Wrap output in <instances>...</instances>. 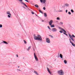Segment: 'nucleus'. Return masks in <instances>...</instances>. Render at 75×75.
<instances>
[{"label":"nucleus","mask_w":75,"mask_h":75,"mask_svg":"<svg viewBox=\"0 0 75 75\" xmlns=\"http://www.w3.org/2000/svg\"><path fill=\"white\" fill-rule=\"evenodd\" d=\"M34 38L35 40H38V41H42V38L40 35H38V36H35Z\"/></svg>","instance_id":"1"},{"label":"nucleus","mask_w":75,"mask_h":75,"mask_svg":"<svg viewBox=\"0 0 75 75\" xmlns=\"http://www.w3.org/2000/svg\"><path fill=\"white\" fill-rule=\"evenodd\" d=\"M57 73L59 75H64V72L62 70H60L57 71Z\"/></svg>","instance_id":"2"},{"label":"nucleus","mask_w":75,"mask_h":75,"mask_svg":"<svg viewBox=\"0 0 75 75\" xmlns=\"http://www.w3.org/2000/svg\"><path fill=\"white\" fill-rule=\"evenodd\" d=\"M52 31L53 32H56L57 31V29L55 28H53L52 29Z\"/></svg>","instance_id":"3"},{"label":"nucleus","mask_w":75,"mask_h":75,"mask_svg":"<svg viewBox=\"0 0 75 75\" xmlns=\"http://www.w3.org/2000/svg\"><path fill=\"white\" fill-rule=\"evenodd\" d=\"M34 57H35V58L36 61H38V59L37 57V56L35 55V53H34Z\"/></svg>","instance_id":"4"},{"label":"nucleus","mask_w":75,"mask_h":75,"mask_svg":"<svg viewBox=\"0 0 75 75\" xmlns=\"http://www.w3.org/2000/svg\"><path fill=\"white\" fill-rule=\"evenodd\" d=\"M46 41L47 43H50V40L49 38H47L46 39Z\"/></svg>","instance_id":"5"},{"label":"nucleus","mask_w":75,"mask_h":75,"mask_svg":"<svg viewBox=\"0 0 75 75\" xmlns=\"http://www.w3.org/2000/svg\"><path fill=\"white\" fill-rule=\"evenodd\" d=\"M40 1L41 3H43L44 4L46 2V0H40Z\"/></svg>","instance_id":"6"},{"label":"nucleus","mask_w":75,"mask_h":75,"mask_svg":"<svg viewBox=\"0 0 75 75\" xmlns=\"http://www.w3.org/2000/svg\"><path fill=\"white\" fill-rule=\"evenodd\" d=\"M52 23H53V21H52V20H50L49 22L50 25H52Z\"/></svg>","instance_id":"7"},{"label":"nucleus","mask_w":75,"mask_h":75,"mask_svg":"<svg viewBox=\"0 0 75 75\" xmlns=\"http://www.w3.org/2000/svg\"><path fill=\"white\" fill-rule=\"evenodd\" d=\"M6 14L8 15H10V16H11V13H10V11H7L6 12Z\"/></svg>","instance_id":"8"},{"label":"nucleus","mask_w":75,"mask_h":75,"mask_svg":"<svg viewBox=\"0 0 75 75\" xmlns=\"http://www.w3.org/2000/svg\"><path fill=\"white\" fill-rule=\"evenodd\" d=\"M47 71L50 74V75H51V74H52V73H51V71H50V69H49V68H47Z\"/></svg>","instance_id":"9"},{"label":"nucleus","mask_w":75,"mask_h":75,"mask_svg":"<svg viewBox=\"0 0 75 75\" xmlns=\"http://www.w3.org/2000/svg\"><path fill=\"white\" fill-rule=\"evenodd\" d=\"M2 41L3 42H2L1 43H2L3 44H8V43H7V42H6L5 41L3 40Z\"/></svg>","instance_id":"10"},{"label":"nucleus","mask_w":75,"mask_h":75,"mask_svg":"<svg viewBox=\"0 0 75 75\" xmlns=\"http://www.w3.org/2000/svg\"><path fill=\"white\" fill-rule=\"evenodd\" d=\"M21 4H23V5H24V6H25L26 7H27V5H26V4H25L24 3H23V2H21Z\"/></svg>","instance_id":"11"},{"label":"nucleus","mask_w":75,"mask_h":75,"mask_svg":"<svg viewBox=\"0 0 75 75\" xmlns=\"http://www.w3.org/2000/svg\"><path fill=\"white\" fill-rule=\"evenodd\" d=\"M65 6H66V7H69V5L68 4L66 3L65 4Z\"/></svg>","instance_id":"12"},{"label":"nucleus","mask_w":75,"mask_h":75,"mask_svg":"<svg viewBox=\"0 0 75 75\" xmlns=\"http://www.w3.org/2000/svg\"><path fill=\"white\" fill-rule=\"evenodd\" d=\"M34 73L36 74L37 75H39V74L36 71H34Z\"/></svg>","instance_id":"13"},{"label":"nucleus","mask_w":75,"mask_h":75,"mask_svg":"<svg viewBox=\"0 0 75 75\" xmlns=\"http://www.w3.org/2000/svg\"><path fill=\"white\" fill-rule=\"evenodd\" d=\"M31 46L29 47L27 49V51H29L30 49H31Z\"/></svg>","instance_id":"14"},{"label":"nucleus","mask_w":75,"mask_h":75,"mask_svg":"<svg viewBox=\"0 0 75 75\" xmlns=\"http://www.w3.org/2000/svg\"><path fill=\"white\" fill-rule=\"evenodd\" d=\"M70 43H71V44H72L73 46H74V47H75V44L72 43V42H71V41H70Z\"/></svg>","instance_id":"15"},{"label":"nucleus","mask_w":75,"mask_h":75,"mask_svg":"<svg viewBox=\"0 0 75 75\" xmlns=\"http://www.w3.org/2000/svg\"><path fill=\"white\" fill-rule=\"evenodd\" d=\"M50 26L51 27V28H53V27H55V26H54V25L53 24V25H50Z\"/></svg>","instance_id":"16"},{"label":"nucleus","mask_w":75,"mask_h":75,"mask_svg":"<svg viewBox=\"0 0 75 75\" xmlns=\"http://www.w3.org/2000/svg\"><path fill=\"white\" fill-rule=\"evenodd\" d=\"M64 62L65 64H67V60H64Z\"/></svg>","instance_id":"17"},{"label":"nucleus","mask_w":75,"mask_h":75,"mask_svg":"<svg viewBox=\"0 0 75 75\" xmlns=\"http://www.w3.org/2000/svg\"><path fill=\"white\" fill-rule=\"evenodd\" d=\"M57 20H61V19L59 17H57Z\"/></svg>","instance_id":"18"},{"label":"nucleus","mask_w":75,"mask_h":75,"mask_svg":"<svg viewBox=\"0 0 75 75\" xmlns=\"http://www.w3.org/2000/svg\"><path fill=\"white\" fill-rule=\"evenodd\" d=\"M69 35L70 38H72V36L71 35L69 34Z\"/></svg>","instance_id":"19"},{"label":"nucleus","mask_w":75,"mask_h":75,"mask_svg":"<svg viewBox=\"0 0 75 75\" xmlns=\"http://www.w3.org/2000/svg\"><path fill=\"white\" fill-rule=\"evenodd\" d=\"M44 16H45V17L47 16V13H44Z\"/></svg>","instance_id":"20"},{"label":"nucleus","mask_w":75,"mask_h":75,"mask_svg":"<svg viewBox=\"0 0 75 75\" xmlns=\"http://www.w3.org/2000/svg\"><path fill=\"white\" fill-rule=\"evenodd\" d=\"M62 31H64V33H67V32H66V31H65V30H64V29H62Z\"/></svg>","instance_id":"21"},{"label":"nucleus","mask_w":75,"mask_h":75,"mask_svg":"<svg viewBox=\"0 0 75 75\" xmlns=\"http://www.w3.org/2000/svg\"><path fill=\"white\" fill-rule=\"evenodd\" d=\"M60 57L61 58H62V55L61 54H60Z\"/></svg>","instance_id":"22"},{"label":"nucleus","mask_w":75,"mask_h":75,"mask_svg":"<svg viewBox=\"0 0 75 75\" xmlns=\"http://www.w3.org/2000/svg\"><path fill=\"white\" fill-rule=\"evenodd\" d=\"M35 6L36 7H37V8H38V5L35 4Z\"/></svg>","instance_id":"23"},{"label":"nucleus","mask_w":75,"mask_h":75,"mask_svg":"<svg viewBox=\"0 0 75 75\" xmlns=\"http://www.w3.org/2000/svg\"><path fill=\"white\" fill-rule=\"evenodd\" d=\"M11 15H10L7 16V17H8V18H10L11 17Z\"/></svg>","instance_id":"24"},{"label":"nucleus","mask_w":75,"mask_h":75,"mask_svg":"<svg viewBox=\"0 0 75 75\" xmlns=\"http://www.w3.org/2000/svg\"><path fill=\"white\" fill-rule=\"evenodd\" d=\"M23 41L24 42V44H27V42H26L25 40H23Z\"/></svg>","instance_id":"25"},{"label":"nucleus","mask_w":75,"mask_h":75,"mask_svg":"<svg viewBox=\"0 0 75 75\" xmlns=\"http://www.w3.org/2000/svg\"><path fill=\"white\" fill-rule=\"evenodd\" d=\"M71 13H74V10H73L72 9H71Z\"/></svg>","instance_id":"26"},{"label":"nucleus","mask_w":75,"mask_h":75,"mask_svg":"<svg viewBox=\"0 0 75 75\" xmlns=\"http://www.w3.org/2000/svg\"><path fill=\"white\" fill-rule=\"evenodd\" d=\"M70 38L71 39V40H72L73 41H74V39L73 38H72V37Z\"/></svg>","instance_id":"27"},{"label":"nucleus","mask_w":75,"mask_h":75,"mask_svg":"<svg viewBox=\"0 0 75 75\" xmlns=\"http://www.w3.org/2000/svg\"><path fill=\"white\" fill-rule=\"evenodd\" d=\"M50 37L51 38H54V37H53V36H52V35H50Z\"/></svg>","instance_id":"28"},{"label":"nucleus","mask_w":75,"mask_h":75,"mask_svg":"<svg viewBox=\"0 0 75 75\" xmlns=\"http://www.w3.org/2000/svg\"><path fill=\"white\" fill-rule=\"evenodd\" d=\"M68 14H69V15H71V12H69L68 13Z\"/></svg>","instance_id":"29"},{"label":"nucleus","mask_w":75,"mask_h":75,"mask_svg":"<svg viewBox=\"0 0 75 75\" xmlns=\"http://www.w3.org/2000/svg\"><path fill=\"white\" fill-rule=\"evenodd\" d=\"M59 29H60V30H62V29H63V28H61L60 27H59Z\"/></svg>","instance_id":"30"},{"label":"nucleus","mask_w":75,"mask_h":75,"mask_svg":"<svg viewBox=\"0 0 75 75\" xmlns=\"http://www.w3.org/2000/svg\"><path fill=\"white\" fill-rule=\"evenodd\" d=\"M59 32L60 33H63V32L62 31V30H60L59 31Z\"/></svg>","instance_id":"31"},{"label":"nucleus","mask_w":75,"mask_h":75,"mask_svg":"<svg viewBox=\"0 0 75 75\" xmlns=\"http://www.w3.org/2000/svg\"><path fill=\"white\" fill-rule=\"evenodd\" d=\"M72 37H73V38H75V35H72Z\"/></svg>","instance_id":"32"},{"label":"nucleus","mask_w":75,"mask_h":75,"mask_svg":"<svg viewBox=\"0 0 75 75\" xmlns=\"http://www.w3.org/2000/svg\"><path fill=\"white\" fill-rule=\"evenodd\" d=\"M47 27H48V28H49V30H51V29L50 28L49 26H48Z\"/></svg>","instance_id":"33"},{"label":"nucleus","mask_w":75,"mask_h":75,"mask_svg":"<svg viewBox=\"0 0 75 75\" xmlns=\"http://www.w3.org/2000/svg\"><path fill=\"white\" fill-rule=\"evenodd\" d=\"M3 27V26L1 24L0 25V28H1Z\"/></svg>","instance_id":"34"},{"label":"nucleus","mask_w":75,"mask_h":75,"mask_svg":"<svg viewBox=\"0 0 75 75\" xmlns=\"http://www.w3.org/2000/svg\"><path fill=\"white\" fill-rule=\"evenodd\" d=\"M19 0V1H21V2H22V1H23L22 0Z\"/></svg>","instance_id":"35"},{"label":"nucleus","mask_w":75,"mask_h":75,"mask_svg":"<svg viewBox=\"0 0 75 75\" xmlns=\"http://www.w3.org/2000/svg\"><path fill=\"white\" fill-rule=\"evenodd\" d=\"M43 10H45V9H46V8H45V7H44L43 8Z\"/></svg>","instance_id":"36"},{"label":"nucleus","mask_w":75,"mask_h":75,"mask_svg":"<svg viewBox=\"0 0 75 75\" xmlns=\"http://www.w3.org/2000/svg\"><path fill=\"white\" fill-rule=\"evenodd\" d=\"M39 11L40 13H42V11H41L39 10Z\"/></svg>","instance_id":"37"},{"label":"nucleus","mask_w":75,"mask_h":75,"mask_svg":"<svg viewBox=\"0 0 75 75\" xmlns=\"http://www.w3.org/2000/svg\"><path fill=\"white\" fill-rule=\"evenodd\" d=\"M67 12H68V10H67H67H66V13H67Z\"/></svg>","instance_id":"38"},{"label":"nucleus","mask_w":75,"mask_h":75,"mask_svg":"<svg viewBox=\"0 0 75 75\" xmlns=\"http://www.w3.org/2000/svg\"><path fill=\"white\" fill-rule=\"evenodd\" d=\"M60 23L61 24H63V22H60Z\"/></svg>","instance_id":"39"},{"label":"nucleus","mask_w":75,"mask_h":75,"mask_svg":"<svg viewBox=\"0 0 75 75\" xmlns=\"http://www.w3.org/2000/svg\"><path fill=\"white\" fill-rule=\"evenodd\" d=\"M32 13V14H34V13L33 12H31Z\"/></svg>","instance_id":"40"},{"label":"nucleus","mask_w":75,"mask_h":75,"mask_svg":"<svg viewBox=\"0 0 75 75\" xmlns=\"http://www.w3.org/2000/svg\"><path fill=\"white\" fill-rule=\"evenodd\" d=\"M25 0V1H26V2H28V0Z\"/></svg>","instance_id":"41"},{"label":"nucleus","mask_w":75,"mask_h":75,"mask_svg":"<svg viewBox=\"0 0 75 75\" xmlns=\"http://www.w3.org/2000/svg\"><path fill=\"white\" fill-rule=\"evenodd\" d=\"M33 51H35V49H34V48H33Z\"/></svg>","instance_id":"42"},{"label":"nucleus","mask_w":75,"mask_h":75,"mask_svg":"<svg viewBox=\"0 0 75 75\" xmlns=\"http://www.w3.org/2000/svg\"><path fill=\"white\" fill-rule=\"evenodd\" d=\"M17 71H21V70H20L19 69H17Z\"/></svg>","instance_id":"43"},{"label":"nucleus","mask_w":75,"mask_h":75,"mask_svg":"<svg viewBox=\"0 0 75 75\" xmlns=\"http://www.w3.org/2000/svg\"><path fill=\"white\" fill-rule=\"evenodd\" d=\"M59 12H62V11H59Z\"/></svg>","instance_id":"44"},{"label":"nucleus","mask_w":75,"mask_h":75,"mask_svg":"<svg viewBox=\"0 0 75 75\" xmlns=\"http://www.w3.org/2000/svg\"><path fill=\"white\" fill-rule=\"evenodd\" d=\"M27 8L28 9V10H30V9H29V8H28L27 7Z\"/></svg>","instance_id":"45"},{"label":"nucleus","mask_w":75,"mask_h":75,"mask_svg":"<svg viewBox=\"0 0 75 75\" xmlns=\"http://www.w3.org/2000/svg\"><path fill=\"white\" fill-rule=\"evenodd\" d=\"M16 57H18V55L16 54Z\"/></svg>","instance_id":"46"},{"label":"nucleus","mask_w":75,"mask_h":75,"mask_svg":"<svg viewBox=\"0 0 75 75\" xmlns=\"http://www.w3.org/2000/svg\"><path fill=\"white\" fill-rule=\"evenodd\" d=\"M63 34H65V35L66 34V33H63Z\"/></svg>","instance_id":"47"},{"label":"nucleus","mask_w":75,"mask_h":75,"mask_svg":"<svg viewBox=\"0 0 75 75\" xmlns=\"http://www.w3.org/2000/svg\"><path fill=\"white\" fill-rule=\"evenodd\" d=\"M18 68H20V66H18Z\"/></svg>","instance_id":"48"},{"label":"nucleus","mask_w":75,"mask_h":75,"mask_svg":"<svg viewBox=\"0 0 75 75\" xmlns=\"http://www.w3.org/2000/svg\"><path fill=\"white\" fill-rule=\"evenodd\" d=\"M65 35H66L67 36H68V35L67 34H65Z\"/></svg>","instance_id":"49"},{"label":"nucleus","mask_w":75,"mask_h":75,"mask_svg":"<svg viewBox=\"0 0 75 75\" xmlns=\"http://www.w3.org/2000/svg\"><path fill=\"white\" fill-rule=\"evenodd\" d=\"M42 22H44V20H42Z\"/></svg>","instance_id":"50"},{"label":"nucleus","mask_w":75,"mask_h":75,"mask_svg":"<svg viewBox=\"0 0 75 75\" xmlns=\"http://www.w3.org/2000/svg\"><path fill=\"white\" fill-rule=\"evenodd\" d=\"M23 7V8H25V9H27L25 8V7Z\"/></svg>","instance_id":"51"},{"label":"nucleus","mask_w":75,"mask_h":75,"mask_svg":"<svg viewBox=\"0 0 75 75\" xmlns=\"http://www.w3.org/2000/svg\"><path fill=\"white\" fill-rule=\"evenodd\" d=\"M69 40L70 42V41H71V39H70Z\"/></svg>","instance_id":"52"},{"label":"nucleus","mask_w":75,"mask_h":75,"mask_svg":"<svg viewBox=\"0 0 75 75\" xmlns=\"http://www.w3.org/2000/svg\"><path fill=\"white\" fill-rule=\"evenodd\" d=\"M36 16H37V15H36Z\"/></svg>","instance_id":"53"}]
</instances>
